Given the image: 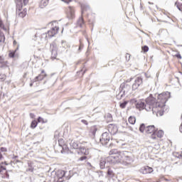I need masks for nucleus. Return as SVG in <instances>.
<instances>
[{
    "instance_id": "obj_33",
    "label": "nucleus",
    "mask_w": 182,
    "mask_h": 182,
    "mask_svg": "<svg viewBox=\"0 0 182 182\" xmlns=\"http://www.w3.org/2000/svg\"><path fill=\"white\" fill-rule=\"evenodd\" d=\"M87 159V156H81L80 157V159H78L79 161H83L84 160H86Z\"/></svg>"
},
{
    "instance_id": "obj_7",
    "label": "nucleus",
    "mask_w": 182,
    "mask_h": 182,
    "mask_svg": "<svg viewBox=\"0 0 182 182\" xmlns=\"http://www.w3.org/2000/svg\"><path fill=\"white\" fill-rule=\"evenodd\" d=\"M66 15L68 19H74L75 18V7L69 6L66 9Z\"/></svg>"
},
{
    "instance_id": "obj_36",
    "label": "nucleus",
    "mask_w": 182,
    "mask_h": 182,
    "mask_svg": "<svg viewBox=\"0 0 182 182\" xmlns=\"http://www.w3.org/2000/svg\"><path fill=\"white\" fill-rule=\"evenodd\" d=\"M157 137L156 136V132H153V134L151 135V139H153V140H155Z\"/></svg>"
},
{
    "instance_id": "obj_44",
    "label": "nucleus",
    "mask_w": 182,
    "mask_h": 182,
    "mask_svg": "<svg viewBox=\"0 0 182 182\" xmlns=\"http://www.w3.org/2000/svg\"><path fill=\"white\" fill-rule=\"evenodd\" d=\"M126 58H127V60L128 58V60H130V54H127L126 55Z\"/></svg>"
},
{
    "instance_id": "obj_12",
    "label": "nucleus",
    "mask_w": 182,
    "mask_h": 182,
    "mask_svg": "<svg viewBox=\"0 0 182 182\" xmlns=\"http://www.w3.org/2000/svg\"><path fill=\"white\" fill-rule=\"evenodd\" d=\"M78 154L81 153L82 154H84V156H87L89 155V149H85V146H80L78 148Z\"/></svg>"
},
{
    "instance_id": "obj_37",
    "label": "nucleus",
    "mask_w": 182,
    "mask_h": 182,
    "mask_svg": "<svg viewBox=\"0 0 182 182\" xmlns=\"http://www.w3.org/2000/svg\"><path fill=\"white\" fill-rule=\"evenodd\" d=\"M0 151H1V153H5V152L7 151V149H6V148H5V147H1V148L0 149Z\"/></svg>"
},
{
    "instance_id": "obj_32",
    "label": "nucleus",
    "mask_w": 182,
    "mask_h": 182,
    "mask_svg": "<svg viewBox=\"0 0 182 182\" xmlns=\"http://www.w3.org/2000/svg\"><path fill=\"white\" fill-rule=\"evenodd\" d=\"M142 50L144 52H149V47L147 46H144V47H142Z\"/></svg>"
},
{
    "instance_id": "obj_2",
    "label": "nucleus",
    "mask_w": 182,
    "mask_h": 182,
    "mask_svg": "<svg viewBox=\"0 0 182 182\" xmlns=\"http://www.w3.org/2000/svg\"><path fill=\"white\" fill-rule=\"evenodd\" d=\"M108 163L115 164L116 163L122 166H129L133 163V159L123 152H119L117 149H112L109 151V156L107 158Z\"/></svg>"
},
{
    "instance_id": "obj_57",
    "label": "nucleus",
    "mask_w": 182,
    "mask_h": 182,
    "mask_svg": "<svg viewBox=\"0 0 182 182\" xmlns=\"http://www.w3.org/2000/svg\"><path fill=\"white\" fill-rule=\"evenodd\" d=\"M149 4H151V3L149 2Z\"/></svg>"
},
{
    "instance_id": "obj_25",
    "label": "nucleus",
    "mask_w": 182,
    "mask_h": 182,
    "mask_svg": "<svg viewBox=\"0 0 182 182\" xmlns=\"http://www.w3.org/2000/svg\"><path fill=\"white\" fill-rule=\"evenodd\" d=\"M81 9H82V14H83V12L85 11H87L89 9H90V8L89 7V6H85V5H81Z\"/></svg>"
},
{
    "instance_id": "obj_9",
    "label": "nucleus",
    "mask_w": 182,
    "mask_h": 182,
    "mask_svg": "<svg viewBox=\"0 0 182 182\" xmlns=\"http://www.w3.org/2000/svg\"><path fill=\"white\" fill-rule=\"evenodd\" d=\"M51 48V59H56L58 56V48H56V45L52 44L50 46Z\"/></svg>"
},
{
    "instance_id": "obj_26",
    "label": "nucleus",
    "mask_w": 182,
    "mask_h": 182,
    "mask_svg": "<svg viewBox=\"0 0 182 182\" xmlns=\"http://www.w3.org/2000/svg\"><path fill=\"white\" fill-rule=\"evenodd\" d=\"M127 103H128L127 101H124V102L119 105V107H121V109H125L126 106H127Z\"/></svg>"
},
{
    "instance_id": "obj_31",
    "label": "nucleus",
    "mask_w": 182,
    "mask_h": 182,
    "mask_svg": "<svg viewBox=\"0 0 182 182\" xmlns=\"http://www.w3.org/2000/svg\"><path fill=\"white\" fill-rule=\"evenodd\" d=\"M58 144L60 147L65 144V141H63V139H58Z\"/></svg>"
},
{
    "instance_id": "obj_51",
    "label": "nucleus",
    "mask_w": 182,
    "mask_h": 182,
    "mask_svg": "<svg viewBox=\"0 0 182 182\" xmlns=\"http://www.w3.org/2000/svg\"><path fill=\"white\" fill-rule=\"evenodd\" d=\"M32 86H33V82H31V83L30 84V87H32Z\"/></svg>"
},
{
    "instance_id": "obj_34",
    "label": "nucleus",
    "mask_w": 182,
    "mask_h": 182,
    "mask_svg": "<svg viewBox=\"0 0 182 182\" xmlns=\"http://www.w3.org/2000/svg\"><path fill=\"white\" fill-rule=\"evenodd\" d=\"M3 41H5V37H4V35H2V33L0 32V43Z\"/></svg>"
},
{
    "instance_id": "obj_8",
    "label": "nucleus",
    "mask_w": 182,
    "mask_h": 182,
    "mask_svg": "<svg viewBox=\"0 0 182 182\" xmlns=\"http://www.w3.org/2000/svg\"><path fill=\"white\" fill-rule=\"evenodd\" d=\"M141 83H143V78H141V77H136L134 80V83L132 85L133 90L138 89L139 86H140Z\"/></svg>"
},
{
    "instance_id": "obj_11",
    "label": "nucleus",
    "mask_w": 182,
    "mask_h": 182,
    "mask_svg": "<svg viewBox=\"0 0 182 182\" xmlns=\"http://www.w3.org/2000/svg\"><path fill=\"white\" fill-rule=\"evenodd\" d=\"M156 132V128L154 125H150L146 127V132L147 134H151V133H154Z\"/></svg>"
},
{
    "instance_id": "obj_46",
    "label": "nucleus",
    "mask_w": 182,
    "mask_h": 182,
    "mask_svg": "<svg viewBox=\"0 0 182 182\" xmlns=\"http://www.w3.org/2000/svg\"><path fill=\"white\" fill-rule=\"evenodd\" d=\"M131 80H133V78H129V79L127 80L126 83L130 82Z\"/></svg>"
},
{
    "instance_id": "obj_39",
    "label": "nucleus",
    "mask_w": 182,
    "mask_h": 182,
    "mask_svg": "<svg viewBox=\"0 0 182 182\" xmlns=\"http://www.w3.org/2000/svg\"><path fill=\"white\" fill-rule=\"evenodd\" d=\"M63 150H68V146L66 144H63V146H61Z\"/></svg>"
},
{
    "instance_id": "obj_17",
    "label": "nucleus",
    "mask_w": 182,
    "mask_h": 182,
    "mask_svg": "<svg viewBox=\"0 0 182 182\" xmlns=\"http://www.w3.org/2000/svg\"><path fill=\"white\" fill-rule=\"evenodd\" d=\"M142 173L143 174H149L150 173H153V168L149 166H145Z\"/></svg>"
},
{
    "instance_id": "obj_42",
    "label": "nucleus",
    "mask_w": 182,
    "mask_h": 182,
    "mask_svg": "<svg viewBox=\"0 0 182 182\" xmlns=\"http://www.w3.org/2000/svg\"><path fill=\"white\" fill-rule=\"evenodd\" d=\"M63 2H65V4H69V2H72L71 0H61Z\"/></svg>"
},
{
    "instance_id": "obj_14",
    "label": "nucleus",
    "mask_w": 182,
    "mask_h": 182,
    "mask_svg": "<svg viewBox=\"0 0 182 182\" xmlns=\"http://www.w3.org/2000/svg\"><path fill=\"white\" fill-rule=\"evenodd\" d=\"M48 4H49V0H41L40 3V8H41V9H43V8H46V6H48Z\"/></svg>"
},
{
    "instance_id": "obj_19",
    "label": "nucleus",
    "mask_w": 182,
    "mask_h": 182,
    "mask_svg": "<svg viewBox=\"0 0 182 182\" xmlns=\"http://www.w3.org/2000/svg\"><path fill=\"white\" fill-rule=\"evenodd\" d=\"M97 132V128H96V127H92L90 128V133L93 137H95Z\"/></svg>"
},
{
    "instance_id": "obj_27",
    "label": "nucleus",
    "mask_w": 182,
    "mask_h": 182,
    "mask_svg": "<svg viewBox=\"0 0 182 182\" xmlns=\"http://www.w3.org/2000/svg\"><path fill=\"white\" fill-rule=\"evenodd\" d=\"M36 126H38V122L36 120L33 121L31 124V129H35Z\"/></svg>"
},
{
    "instance_id": "obj_48",
    "label": "nucleus",
    "mask_w": 182,
    "mask_h": 182,
    "mask_svg": "<svg viewBox=\"0 0 182 182\" xmlns=\"http://www.w3.org/2000/svg\"><path fill=\"white\" fill-rule=\"evenodd\" d=\"M6 178H9V173L7 172L6 173Z\"/></svg>"
},
{
    "instance_id": "obj_22",
    "label": "nucleus",
    "mask_w": 182,
    "mask_h": 182,
    "mask_svg": "<svg viewBox=\"0 0 182 182\" xmlns=\"http://www.w3.org/2000/svg\"><path fill=\"white\" fill-rule=\"evenodd\" d=\"M139 132H141V133H146V125H144V124H141L139 127Z\"/></svg>"
},
{
    "instance_id": "obj_6",
    "label": "nucleus",
    "mask_w": 182,
    "mask_h": 182,
    "mask_svg": "<svg viewBox=\"0 0 182 182\" xmlns=\"http://www.w3.org/2000/svg\"><path fill=\"white\" fill-rule=\"evenodd\" d=\"M101 144L103 146H106L110 141V134L107 132H104L100 139Z\"/></svg>"
},
{
    "instance_id": "obj_5",
    "label": "nucleus",
    "mask_w": 182,
    "mask_h": 182,
    "mask_svg": "<svg viewBox=\"0 0 182 182\" xmlns=\"http://www.w3.org/2000/svg\"><path fill=\"white\" fill-rule=\"evenodd\" d=\"M119 93L117 95V99H122L124 95H127L130 92V85L125 83L122 84L119 87Z\"/></svg>"
},
{
    "instance_id": "obj_24",
    "label": "nucleus",
    "mask_w": 182,
    "mask_h": 182,
    "mask_svg": "<svg viewBox=\"0 0 182 182\" xmlns=\"http://www.w3.org/2000/svg\"><path fill=\"white\" fill-rule=\"evenodd\" d=\"M175 5L176 6V8H178V9L181 11V12H182V4L178 1H176L175 3Z\"/></svg>"
},
{
    "instance_id": "obj_18",
    "label": "nucleus",
    "mask_w": 182,
    "mask_h": 182,
    "mask_svg": "<svg viewBox=\"0 0 182 182\" xmlns=\"http://www.w3.org/2000/svg\"><path fill=\"white\" fill-rule=\"evenodd\" d=\"M77 26H80V28H83V25H85V21H83L82 17H80L79 19L77 21Z\"/></svg>"
},
{
    "instance_id": "obj_35",
    "label": "nucleus",
    "mask_w": 182,
    "mask_h": 182,
    "mask_svg": "<svg viewBox=\"0 0 182 182\" xmlns=\"http://www.w3.org/2000/svg\"><path fill=\"white\" fill-rule=\"evenodd\" d=\"M38 123H45V122H43V118H42V117H39L38 118Z\"/></svg>"
},
{
    "instance_id": "obj_1",
    "label": "nucleus",
    "mask_w": 182,
    "mask_h": 182,
    "mask_svg": "<svg viewBox=\"0 0 182 182\" xmlns=\"http://www.w3.org/2000/svg\"><path fill=\"white\" fill-rule=\"evenodd\" d=\"M170 99V92H163L158 95V100L156 102V98L151 95L146 99V103L139 100L136 103V108L139 110H143L145 109L146 112H152L153 114L156 116H163V112H164V107L167 100Z\"/></svg>"
},
{
    "instance_id": "obj_13",
    "label": "nucleus",
    "mask_w": 182,
    "mask_h": 182,
    "mask_svg": "<svg viewBox=\"0 0 182 182\" xmlns=\"http://www.w3.org/2000/svg\"><path fill=\"white\" fill-rule=\"evenodd\" d=\"M19 49L18 47L15 50H10L9 53V57L11 58H18V53H16V50Z\"/></svg>"
},
{
    "instance_id": "obj_28",
    "label": "nucleus",
    "mask_w": 182,
    "mask_h": 182,
    "mask_svg": "<svg viewBox=\"0 0 182 182\" xmlns=\"http://www.w3.org/2000/svg\"><path fill=\"white\" fill-rule=\"evenodd\" d=\"M107 174H108V176H109V177H113L114 173H113V171L112 170V168H109L107 169Z\"/></svg>"
},
{
    "instance_id": "obj_56",
    "label": "nucleus",
    "mask_w": 182,
    "mask_h": 182,
    "mask_svg": "<svg viewBox=\"0 0 182 182\" xmlns=\"http://www.w3.org/2000/svg\"><path fill=\"white\" fill-rule=\"evenodd\" d=\"M61 153H63V151H61Z\"/></svg>"
},
{
    "instance_id": "obj_52",
    "label": "nucleus",
    "mask_w": 182,
    "mask_h": 182,
    "mask_svg": "<svg viewBox=\"0 0 182 182\" xmlns=\"http://www.w3.org/2000/svg\"><path fill=\"white\" fill-rule=\"evenodd\" d=\"M1 159H2V154H1V152H0V160H1Z\"/></svg>"
},
{
    "instance_id": "obj_47",
    "label": "nucleus",
    "mask_w": 182,
    "mask_h": 182,
    "mask_svg": "<svg viewBox=\"0 0 182 182\" xmlns=\"http://www.w3.org/2000/svg\"><path fill=\"white\" fill-rule=\"evenodd\" d=\"M179 131L181 132V133H182V122H181V124L179 127Z\"/></svg>"
},
{
    "instance_id": "obj_20",
    "label": "nucleus",
    "mask_w": 182,
    "mask_h": 182,
    "mask_svg": "<svg viewBox=\"0 0 182 182\" xmlns=\"http://www.w3.org/2000/svg\"><path fill=\"white\" fill-rule=\"evenodd\" d=\"M100 168L103 169L106 167V160L102 159L100 162Z\"/></svg>"
},
{
    "instance_id": "obj_50",
    "label": "nucleus",
    "mask_w": 182,
    "mask_h": 182,
    "mask_svg": "<svg viewBox=\"0 0 182 182\" xmlns=\"http://www.w3.org/2000/svg\"><path fill=\"white\" fill-rule=\"evenodd\" d=\"M82 48H83V46L80 45V47H79V50H80V49H82Z\"/></svg>"
},
{
    "instance_id": "obj_40",
    "label": "nucleus",
    "mask_w": 182,
    "mask_h": 182,
    "mask_svg": "<svg viewBox=\"0 0 182 182\" xmlns=\"http://www.w3.org/2000/svg\"><path fill=\"white\" fill-rule=\"evenodd\" d=\"M87 166H88V168H92V167H93V166H92V164H90V162H87Z\"/></svg>"
},
{
    "instance_id": "obj_55",
    "label": "nucleus",
    "mask_w": 182,
    "mask_h": 182,
    "mask_svg": "<svg viewBox=\"0 0 182 182\" xmlns=\"http://www.w3.org/2000/svg\"><path fill=\"white\" fill-rule=\"evenodd\" d=\"M63 43H65V41H62V45H63Z\"/></svg>"
},
{
    "instance_id": "obj_21",
    "label": "nucleus",
    "mask_w": 182,
    "mask_h": 182,
    "mask_svg": "<svg viewBox=\"0 0 182 182\" xmlns=\"http://www.w3.org/2000/svg\"><path fill=\"white\" fill-rule=\"evenodd\" d=\"M128 122H129V123H130V124H134V123H136V117H129Z\"/></svg>"
},
{
    "instance_id": "obj_15",
    "label": "nucleus",
    "mask_w": 182,
    "mask_h": 182,
    "mask_svg": "<svg viewBox=\"0 0 182 182\" xmlns=\"http://www.w3.org/2000/svg\"><path fill=\"white\" fill-rule=\"evenodd\" d=\"M70 145L73 149H79V147H80L79 146V143L77 141H75L73 140L70 141Z\"/></svg>"
},
{
    "instance_id": "obj_30",
    "label": "nucleus",
    "mask_w": 182,
    "mask_h": 182,
    "mask_svg": "<svg viewBox=\"0 0 182 182\" xmlns=\"http://www.w3.org/2000/svg\"><path fill=\"white\" fill-rule=\"evenodd\" d=\"M5 79H6V75H5V74H0V80L4 82Z\"/></svg>"
},
{
    "instance_id": "obj_16",
    "label": "nucleus",
    "mask_w": 182,
    "mask_h": 182,
    "mask_svg": "<svg viewBox=\"0 0 182 182\" xmlns=\"http://www.w3.org/2000/svg\"><path fill=\"white\" fill-rule=\"evenodd\" d=\"M65 174H66V172H65V171H60L58 173V181L59 182H62L61 178H63V177H65Z\"/></svg>"
},
{
    "instance_id": "obj_29",
    "label": "nucleus",
    "mask_w": 182,
    "mask_h": 182,
    "mask_svg": "<svg viewBox=\"0 0 182 182\" xmlns=\"http://www.w3.org/2000/svg\"><path fill=\"white\" fill-rule=\"evenodd\" d=\"M139 101H137V100L136 99H132L130 100V103L134 105L135 107L137 105Z\"/></svg>"
},
{
    "instance_id": "obj_10",
    "label": "nucleus",
    "mask_w": 182,
    "mask_h": 182,
    "mask_svg": "<svg viewBox=\"0 0 182 182\" xmlns=\"http://www.w3.org/2000/svg\"><path fill=\"white\" fill-rule=\"evenodd\" d=\"M46 77V73H45V70H43L41 71V74H40L38 76L36 77L33 82H38V80H43Z\"/></svg>"
},
{
    "instance_id": "obj_23",
    "label": "nucleus",
    "mask_w": 182,
    "mask_h": 182,
    "mask_svg": "<svg viewBox=\"0 0 182 182\" xmlns=\"http://www.w3.org/2000/svg\"><path fill=\"white\" fill-rule=\"evenodd\" d=\"M156 136L159 139H161V137H163V136H164V132H163V130L158 131V132L156 133Z\"/></svg>"
},
{
    "instance_id": "obj_4",
    "label": "nucleus",
    "mask_w": 182,
    "mask_h": 182,
    "mask_svg": "<svg viewBox=\"0 0 182 182\" xmlns=\"http://www.w3.org/2000/svg\"><path fill=\"white\" fill-rule=\"evenodd\" d=\"M16 15H18L20 18H25V16H26V9H24L22 11L23 3L22 2V1L18 0V1H16Z\"/></svg>"
},
{
    "instance_id": "obj_45",
    "label": "nucleus",
    "mask_w": 182,
    "mask_h": 182,
    "mask_svg": "<svg viewBox=\"0 0 182 182\" xmlns=\"http://www.w3.org/2000/svg\"><path fill=\"white\" fill-rule=\"evenodd\" d=\"M82 123H83L84 124H87V121L85 120V119H82Z\"/></svg>"
},
{
    "instance_id": "obj_41",
    "label": "nucleus",
    "mask_w": 182,
    "mask_h": 182,
    "mask_svg": "<svg viewBox=\"0 0 182 182\" xmlns=\"http://www.w3.org/2000/svg\"><path fill=\"white\" fill-rule=\"evenodd\" d=\"M3 170H6V168H5V167L1 166H0V173H2V171H3Z\"/></svg>"
},
{
    "instance_id": "obj_54",
    "label": "nucleus",
    "mask_w": 182,
    "mask_h": 182,
    "mask_svg": "<svg viewBox=\"0 0 182 182\" xmlns=\"http://www.w3.org/2000/svg\"><path fill=\"white\" fill-rule=\"evenodd\" d=\"M0 68H2V63H0Z\"/></svg>"
},
{
    "instance_id": "obj_38",
    "label": "nucleus",
    "mask_w": 182,
    "mask_h": 182,
    "mask_svg": "<svg viewBox=\"0 0 182 182\" xmlns=\"http://www.w3.org/2000/svg\"><path fill=\"white\" fill-rule=\"evenodd\" d=\"M55 139H58L59 137V132L56 131L54 134Z\"/></svg>"
},
{
    "instance_id": "obj_49",
    "label": "nucleus",
    "mask_w": 182,
    "mask_h": 182,
    "mask_svg": "<svg viewBox=\"0 0 182 182\" xmlns=\"http://www.w3.org/2000/svg\"><path fill=\"white\" fill-rule=\"evenodd\" d=\"M28 171H31L32 173L33 171V168H28Z\"/></svg>"
},
{
    "instance_id": "obj_43",
    "label": "nucleus",
    "mask_w": 182,
    "mask_h": 182,
    "mask_svg": "<svg viewBox=\"0 0 182 182\" xmlns=\"http://www.w3.org/2000/svg\"><path fill=\"white\" fill-rule=\"evenodd\" d=\"M176 58H178V59H181V55H180V53H178L175 55Z\"/></svg>"
},
{
    "instance_id": "obj_53",
    "label": "nucleus",
    "mask_w": 182,
    "mask_h": 182,
    "mask_svg": "<svg viewBox=\"0 0 182 182\" xmlns=\"http://www.w3.org/2000/svg\"><path fill=\"white\" fill-rule=\"evenodd\" d=\"M14 45H16V41H14Z\"/></svg>"
},
{
    "instance_id": "obj_3",
    "label": "nucleus",
    "mask_w": 182,
    "mask_h": 182,
    "mask_svg": "<svg viewBox=\"0 0 182 182\" xmlns=\"http://www.w3.org/2000/svg\"><path fill=\"white\" fill-rule=\"evenodd\" d=\"M48 26L50 28V29L47 33L41 35L42 38H45V39L48 38H53V36L57 35L58 32H59V23L58 21L50 22L48 23Z\"/></svg>"
}]
</instances>
